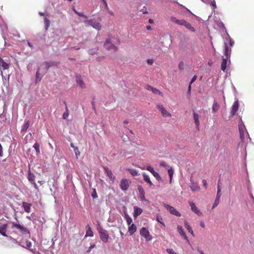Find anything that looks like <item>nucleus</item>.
I'll return each instance as SVG.
<instances>
[{
    "label": "nucleus",
    "mask_w": 254,
    "mask_h": 254,
    "mask_svg": "<svg viewBox=\"0 0 254 254\" xmlns=\"http://www.w3.org/2000/svg\"><path fill=\"white\" fill-rule=\"evenodd\" d=\"M219 182H220V180H219V181L218 182V184H217V191L216 196L220 198L221 196L222 195V193H221V187L219 184Z\"/></svg>",
    "instance_id": "34"
},
{
    "label": "nucleus",
    "mask_w": 254,
    "mask_h": 254,
    "mask_svg": "<svg viewBox=\"0 0 254 254\" xmlns=\"http://www.w3.org/2000/svg\"><path fill=\"white\" fill-rule=\"evenodd\" d=\"M240 137L243 140L244 138V131H239Z\"/></svg>",
    "instance_id": "55"
},
{
    "label": "nucleus",
    "mask_w": 254,
    "mask_h": 254,
    "mask_svg": "<svg viewBox=\"0 0 254 254\" xmlns=\"http://www.w3.org/2000/svg\"><path fill=\"white\" fill-rule=\"evenodd\" d=\"M128 172H129L132 176H136L138 175V171L136 169L128 168Z\"/></svg>",
    "instance_id": "36"
},
{
    "label": "nucleus",
    "mask_w": 254,
    "mask_h": 254,
    "mask_svg": "<svg viewBox=\"0 0 254 254\" xmlns=\"http://www.w3.org/2000/svg\"><path fill=\"white\" fill-rule=\"evenodd\" d=\"M232 47H229L228 45L225 43V46H223V54L225 57L227 59L231 58V54L232 52Z\"/></svg>",
    "instance_id": "12"
},
{
    "label": "nucleus",
    "mask_w": 254,
    "mask_h": 254,
    "mask_svg": "<svg viewBox=\"0 0 254 254\" xmlns=\"http://www.w3.org/2000/svg\"><path fill=\"white\" fill-rule=\"evenodd\" d=\"M120 233L121 234V236H123L124 235L125 228L124 229L120 228Z\"/></svg>",
    "instance_id": "61"
},
{
    "label": "nucleus",
    "mask_w": 254,
    "mask_h": 254,
    "mask_svg": "<svg viewBox=\"0 0 254 254\" xmlns=\"http://www.w3.org/2000/svg\"><path fill=\"white\" fill-rule=\"evenodd\" d=\"M74 152H75V155L77 157L78 156H79L80 155V152L78 149V147H75V149H74Z\"/></svg>",
    "instance_id": "54"
},
{
    "label": "nucleus",
    "mask_w": 254,
    "mask_h": 254,
    "mask_svg": "<svg viewBox=\"0 0 254 254\" xmlns=\"http://www.w3.org/2000/svg\"><path fill=\"white\" fill-rule=\"evenodd\" d=\"M69 116V110L67 106H65V112L63 115V118L64 119H66Z\"/></svg>",
    "instance_id": "39"
},
{
    "label": "nucleus",
    "mask_w": 254,
    "mask_h": 254,
    "mask_svg": "<svg viewBox=\"0 0 254 254\" xmlns=\"http://www.w3.org/2000/svg\"><path fill=\"white\" fill-rule=\"evenodd\" d=\"M53 65L52 62H44L41 65V67L44 66V70L42 71V74L46 73L48 70L49 68Z\"/></svg>",
    "instance_id": "18"
},
{
    "label": "nucleus",
    "mask_w": 254,
    "mask_h": 254,
    "mask_svg": "<svg viewBox=\"0 0 254 254\" xmlns=\"http://www.w3.org/2000/svg\"><path fill=\"white\" fill-rule=\"evenodd\" d=\"M146 62L148 65H151L153 64L154 61L152 59H148L146 60Z\"/></svg>",
    "instance_id": "53"
},
{
    "label": "nucleus",
    "mask_w": 254,
    "mask_h": 254,
    "mask_svg": "<svg viewBox=\"0 0 254 254\" xmlns=\"http://www.w3.org/2000/svg\"><path fill=\"white\" fill-rule=\"evenodd\" d=\"M184 225L186 228L188 230V232L193 237L194 236L193 230L190 226V225L189 224V223L185 220L184 222Z\"/></svg>",
    "instance_id": "25"
},
{
    "label": "nucleus",
    "mask_w": 254,
    "mask_h": 254,
    "mask_svg": "<svg viewBox=\"0 0 254 254\" xmlns=\"http://www.w3.org/2000/svg\"><path fill=\"white\" fill-rule=\"evenodd\" d=\"M105 171L107 175V176L109 177L111 181H114L115 179V177H114L113 174L112 173V171L109 169V168L107 167H105L104 168Z\"/></svg>",
    "instance_id": "22"
},
{
    "label": "nucleus",
    "mask_w": 254,
    "mask_h": 254,
    "mask_svg": "<svg viewBox=\"0 0 254 254\" xmlns=\"http://www.w3.org/2000/svg\"><path fill=\"white\" fill-rule=\"evenodd\" d=\"M26 246L25 247L27 249H30L32 246V243L30 241L27 240L25 243Z\"/></svg>",
    "instance_id": "47"
},
{
    "label": "nucleus",
    "mask_w": 254,
    "mask_h": 254,
    "mask_svg": "<svg viewBox=\"0 0 254 254\" xmlns=\"http://www.w3.org/2000/svg\"><path fill=\"white\" fill-rule=\"evenodd\" d=\"M2 147L1 145L0 144V157H2L3 156V150Z\"/></svg>",
    "instance_id": "60"
},
{
    "label": "nucleus",
    "mask_w": 254,
    "mask_h": 254,
    "mask_svg": "<svg viewBox=\"0 0 254 254\" xmlns=\"http://www.w3.org/2000/svg\"><path fill=\"white\" fill-rule=\"evenodd\" d=\"M7 224H4L0 228V233L4 237H7V235L6 234V229L7 227Z\"/></svg>",
    "instance_id": "27"
},
{
    "label": "nucleus",
    "mask_w": 254,
    "mask_h": 254,
    "mask_svg": "<svg viewBox=\"0 0 254 254\" xmlns=\"http://www.w3.org/2000/svg\"><path fill=\"white\" fill-rule=\"evenodd\" d=\"M239 131H245L247 130L246 127L244 125V123L243 122L242 119H240V121L239 122L238 125Z\"/></svg>",
    "instance_id": "29"
},
{
    "label": "nucleus",
    "mask_w": 254,
    "mask_h": 254,
    "mask_svg": "<svg viewBox=\"0 0 254 254\" xmlns=\"http://www.w3.org/2000/svg\"><path fill=\"white\" fill-rule=\"evenodd\" d=\"M219 108H220V106H219V104L214 100L213 105H212V112L213 113L217 112L218 111V110L219 109Z\"/></svg>",
    "instance_id": "28"
},
{
    "label": "nucleus",
    "mask_w": 254,
    "mask_h": 254,
    "mask_svg": "<svg viewBox=\"0 0 254 254\" xmlns=\"http://www.w3.org/2000/svg\"><path fill=\"white\" fill-rule=\"evenodd\" d=\"M22 206L23 207L24 210L26 212H27V213L30 212L31 204L28 203L26 202H23L22 203Z\"/></svg>",
    "instance_id": "26"
},
{
    "label": "nucleus",
    "mask_w": 254,
    "mask_h": 254,
    "mask_svg": "<svg viewBox=\"0 0 254 254\" xmlns=\"http://www.w3.org/2000/svg\"><path fill=\"white\" fill-rule=\"evenodd\" d=\"M166 252L169 254H178L177 253H176L173 249L171 248H168L166 249Z\"/></svg>",
    "instance_id": "46"
},
{
    "label": "nucleus",
    "mask_w": 254,
    "mask_h": 254,
    "mask_svg": "<svg viewBox=\"0 0 254 254\" xmlns=\"http://www.w3.org/2000/svg\"><path fill=\"white\" fill-rule=\"evenodd\" d=\"M239 107V103L238 99L236 98L231 107V115L234 116L238 111Z\"/></svg>",
    "instance_id": "13"
},
{
    "label": "nucleus",
    "mask_w": 254,
    "mask_h": 254,
    "mask_svg": "<svg viewBox=\"0 0 254 254\" xmlns=\"http://www.w3.org/2000/svg\"><path fill=\"white\" fill-rule=\"evenodd\" d=\"M157 108L161 112L163 117H171V115L168 113L162 105H157Z\"/></svg>",
    "instance_id": "16"
},
{
    "label": "nucleus",
    "mask_w": 254,
    "mask_h": 254,
    "mask_svg": "<svg viewBox=\"0 0 254 254\" xmlns=\"http://www.w3.org/2000/svg\"><path fill=\"white\" fill-rule=\"evenodd\" d=\"M120 44L118 40L115 39H108L104 43V47L108 51L115 52L118 50V46Z\"/></svg>",
    "instance_id": "1"
},
{
    "label": "nucleus",
    "mask_w": 254,
    "mask_h": 254,
    "mask_svg": "<svg viewBox=\"0 0 254 254\" xmlns=\"http://www.w3.org/2000/svg\"><path fill=\"white\" fill-rule=\"evenodd\" d=\"M201 1L206 4L210 5L213 10L217 8L215 0H201Z\"/></svg>",
    "instance_id": "20"
},
{
    "label": "nucleus",
    "mask_w": 254,
    "mask_h": 254,
    "mask_svg": "<svg viewBox=\"0 0 254 254\" xmlns=\"http://www.w3.org/2000/svg\"><path fill=\"white\" fill-rule=\"evenodd\" d=\"M146 89L148 91H151L154 94H159L162 95V93L160 92L158 89L151 86L150 85H147L146 86Z\"/></svg>",
    "instance_id": "21"
},
{
    "label": "nucleus",
    "mask_w": 254,
    "mask_h": 254,
    "mask_svg": "<svg viewBox=\"0 0 254 254\" xmlns=\"http://www.w3.org/2000/svg\"><path fill=\"white\" fill-rule=\"evenodd\" d=\"M181 236L186 241L187 243L191 247L190 243L187 236L186 235V233H184L182 235H181Z\"/></svg>",
    "instance_id": "43"
},
{
    "label": "nucleus",
    "mask_w": 254,
    "mask_h": 254,
    "mask_svg": "<svg viewBox=\"0 0 254 254\" xmlns=\"http://www.w3.org/2000/svg\"><path fill=\"white\" fill-rule=\"evenodd\" d=\"M121 188L122 190H127V180L126 179H123L121 182Z\"/></svg>",
    "instance_id": "31"
},
{
    "label": "nucleus",
    "mask_w": 254,
    "mask_h": 254,
    "mask_svg": "<svg viewBox=\"0 0 254 254\" xmlns=\"http://www.w3.org/2000/svg\"><path fill=\"white\" fill-rule=\"evenodd\" d=\"M193 117L194 119V122L195 125V128L197 130H199V115L197 113L193 112Z\"/></svg>",
    "instance_id": "19"
},
{
    "label": "nucleus",
    "mask_w": 254,
    "mask_h": 254,
    "mask_svg": "<svg viewBox=\"0 0 254 254\" xmlns=\"http://www.w3.org/2000/svg\"><path fill=\"white\" fill-rule=\"evenodd\" d=\"M33 147L35 148V149L36 150V153L37 154H39L40 152V146H39V144L36 142L34 145H33Z\"/></svg>",
    "instance_id": "42"
},
{
    "label": "nucleus",
    "mask_w": 254,
    "mask_h": 254,
    "mask_svg": "<svg viewBox=\"0 0 254 254\" xmlns=\"http://www.w3.org/2000/svg\"><path fill=\"white\" fill-rule=\"evenodd\" d=\"M132 222V218L128 215V225L129 226L128 227V232L130 235H133L137 229L136 225L133 223L131 224Z\"/></svg>",
    "instance_id": "7"
},
{
    "label": "nucleus",
    "mask_w": 254,
    "mask_h": 254,
    "mask_svg": "<svg viewBox=\"0 0 254 254\" xmlns=\"http://www.w3.org/2000/svg\"><path fill=\"white\" fill-rule=\"evenodd\" d=\"M40 68H39L36 72L35 81L36 83L40 82L42 79L43 75H40Z\"/></svg>",
    "instance_id": "32"
},
{
    "label": "nucleus",
    "mask_w": 254,
    "mask_h": 254,
    "mask_svg": "<svg viewBox=\"0 0 254 254\" xmlns=\"http://www.w3.org/2000/svg\"><path fill=\"white\" fill-rule=\"evenodd\" d=\"M44 22L46 24V29L47 30L50 26V21L47 17H45L44 18Z\"/></svg>",
    "instance_id": "44"
},
{
    "label": "nucleus",
    "mask_w": 254,
    "mask_h": 254,
    "mask_svg": "<svg viewBox=\"0 0 254 254\" xmlns=\"http://www.w3.org/2000/svg\"><path fill=\"white\" fill-rule=\"evenodd\" d=\"M160 166H162V167H165V168H167L168 167V164L166 163L165 161H161L160 163Z\"/></svg>",
    "instance_id": "50"
},
{
    "label": "nucleus",
    "mask_w": 254,
    "mask_h": 254,
    "mask_svg": "<svg viewBox=\"0 0 254 254\" xmlns=\"http://www.w3.org/2000/svg\"><path fill=\"white\" fill-rule=\"evenodd\" d=\"M11 228L12 229H13L14 228H16L17 229L19 230L20 232L23 234L29 233V231L28 230V229L27 228H26L25 227H24L23 226L19 224H17V223L13 222L12 226Z\"/></svg>",
    "instance_id": "8"
},
{
    "label": "nucleus",
    "mask_w": 254,
    "mask_h": 254,
    "mask_svg": "<svg viewBox=\"0 0 254 254\" xmlns=\"http://www.w3.org/2000/svg\"><path fill=\"white\" fill-rule=\"evenodd\" d=\"M143 212V210L142 208L134 206L133 207V216L134 218H137L138 216H139Z\"/></svg>",
    "instance_id": "17"
},
{
    "label": "nucleus",
    "mask_w": 254,
    "mask_h": 254,
    "mask_svg": "<svg viewBox=\"0 0 254 254\" xmlns=\"http://www.w3.org/2000/svg\"><path fill=\"white\" fill-rule=\"evenodd\" d=\"M140 234L141 236L143 237L147 241H150L152 238L148 229L144 227H142L140 230Z\"/></svg>",
    "instance_id": "6"
},
{
    "label": "nucleus",
    "mask_w": 254,
    "mask_h": 254,
    "mask_svg": "<svg viewBox=\"0 0 254 254\" xmlns=\"http://www.w3.org/2000/svg\"><path fill=\"white\" fill-rule=\"evenodd\" d=\"M171 20L179 25L184 26L187 29L192 32H195V29L192 26L191 24L184 19H178L176 17L171 16Z\"/></svg>",
    "instance_id": "2"
},
{
    "label": "nucleus",
    "mask_w": 254,
    "mask_h": 254,
    "mask_svg": "<svg viewBox=\"0 0 254 254\" xmlns=\"http://www.w3.org/2000/svg\"><path fill=\"white\" fill-rule=\"evenodd\" d=\"M137 190L139 191L140 200L144 201L147 202V203H149L150 201L149 200L146 199V198L145 197V191H144L143 187L139 185L137 186Z\"/></svg>",
    "instance_id": "9"
},
{
    "label": "nucleus",
    "mask_w": 254,
    "mask_h": 254,
    "mask_svg": "<svg viewBox=\"0 0 254 254\" xmlns=\"http://www.w3.org/2000/svg\"><path fill=\"white\" fill-rule=\"evenodd\" d=\"M177 231L180 235H182L184 233H185L182 226L181 225H178L177 226Z\"/></svg>",
    "instance_id": "40"
},
{
    "label": "nucleus",
    "mask_w": 254,
    "mask_h": 254,
    "mask_svg": "<svg viewBox=\"0 0 254 254\" xmlns=\"http://www.w3.org/2000/svg\"><path fill=\"white\" fill-rule=\"evenodd\" d=\"M184 62L181 61L179 63L178 67L180 70L184 69Z\"/></svg>",
    "instance_id": "52"
},
{
    "label": "nucleus",
    "mask_w": 254,
    "mask_h": 254,
    "mask_svg": "<svg viewBox=\"0 0 254 254\" xmlns=\"http://www.w3.org/2000/svg\"><path fill=\"white\" fill-rule=\"evenodd\" d=\"M156 220L161 224L165 225L164 223L162 222V218L161 216L157 215L156 217Z\"/></svg>",
    "instance_id": "48"
},
{
    "label": "nucleus",
    "mask_w": 254,
    "mask_h": 254,
    "mask_svg": "<svg viewBox=\"0 0 254 254\" xmlns=\"http://www.w3.org/2000/svg\"><path fill=\"white\" fill-rule=\"evenodd\" d=\"M142 176H143V180L144 181L148 183L150 186H153V183H152V182L151 181L150 179V178H149V176L147 175L145 173H143L142 174Z\"/></svg>",
    "instance_id": "24"
},
{
    "label": "nucleus",
    "mask_w": 254,
    "mask_h": 254,
    "mask_svg": "<svg viewBox=\"0 0 254 254\" xmlns=\"http://www.w3.org/2000/svg\"><path fill=\"white\" fill-rule=\"evenodd\" d=\"M220 197H217V196L216 197L214 202L212 205V209H214V208H215L219 204V201H220Z\"/></svg>",
    "instance_id": "38"
},
{
    "label": "nucleus",
    "mask_w": 254,
    "mask_h": 254,
    "mask_svg": "<svg viewBox=\"0 0 254 254\" xmlns=\"http://www.w3.org/2000/svg\"><path fill=\"white\" fill-rule=\"evenodd\" d=\"M189 204L190 206L191 210L193 212L197 214L198 216H201L202 215V212L196 206L194 203L191 202H190Z\"/></svg>",
    "instance_id": "15"
},
{
    "label": "nucleus",
    "mask_w": 254,
    "mask_h": 254,
    "mask_svg": "<svg viewBox=\"0 0 254 254\" xmlns=\"http://www.w3.org/2000/svg\"><path fill=\"white\" fill-rule=\"evenodd\" d=\"M0 64L1 69L3 70L7 69L9 67V64L6 62L2 59H0Z\"/></svg>",
    "instance_id": "23"
},
{
    "label": "nucleus",
    "mask_w": 254,
    "mask_h": 254,
    "mask_svg": "<svg viewBox=\"0 0 254 254\" xmlns=\"http://www.w3.org/2000/svg\"><path fill=\"white\" fill-rule=\"evenodd\" d=\"M32 184H33L34 185V187L35 189L37 190L38 186H37V185L36 184L35 182L34 181L33 182H32Z\"/></svg>",
    "instance_id": "63"
},
{
    "label": "nucleus",
    "mask_w": 254,
    "mask_h": 254,
    "mask_svg": "<svg viewBox=\"0 0 254 254\" xmlns=\"http://www.w3.org/2000/svg\"><path fill=\"white\" fill-rule=\"evenodd\" d=\"M74 11L78 16L82 17L85 19L87 18V16L86 15H84L83 13L78 12L77 11H76L75 10H74Z\"/></svg>",
    "instance_id": "49"
},
{
    "label": "nucleus",
    "mask_w": 254,
    "mask_h": 254,
    "mask_svg": "<svg viewBox=\"0 0 254 254\" xmlns=\"http://www.w3.org/2000/svg\"><path fill=\"white\" fill-rule=\"evenodd\" d=\"M92 237L93 236V232L91 229V228L90 226L87 225L86 227V233L85 235V237Z\"/></svg>",
    "instance_id": "30"
},
{
    "label": "nucleus",
    "mask_w": 254,
    "mask_h": 254,
    "mask_svg": "<svg viewBox=\"0 0 254 254\" xmlns=\"http://www.w3.org/2000/svg\"><path fill=\"white\" fill-rule=\"evenodd\" d=\"M102 1L103 2V3L104 4V6H105V8L107 10H109V7L108 6V4H107V3L106 0H102Z\"/></svg>",
    "instance_id": "59"
},
{
    "label": "nucleus",
    "mask_w": 254,
    "mask_h": 254,
    "mask_svg": "<svg viewBox=\"0 0 254 254\" xmlns=\"http://www.w3.org/2000/svg\"><path fill=\"white\" fill-rule=\"evenodd\" d=\"M35 176L30 172L28 173V179L29 181L32 182H34Z\"/></svg>",
    "instance_id": "37"
},
{
    "label": "nucleus",
    "mask_w": 254,
    "mask_h": 254,
    "mask_svg": "<svg viewBox=\"0 0 254 254\" xmlns=\"http://www.w3.org/2000/svg\"><path fill=\"white\" fill-rule=\"evenodd\" d=\"M164 207L169 211V212L171 214L174 215L176 216H181V213L179 211H178V210L174 207L170 206L168 204H165Z\"/></svg>",
    "instance_id": "10"
},
{
    "label": "nucleus",
    "mask_w": 254,
    "mask_h": 254,
    "mask_svg": "<svg viewBox=\"0 0 254 254\" xmlns=\"http://www.w3.org/2000/svg\"><path fill=\"white\" fill-rule=\"evenodd\" d=\"M99 232L101 240L104 243L108 242L109 239V235L107 231H106L103 228L100 227L99 229Z\"/></svg>",
    "instance_id": "5"
},
{
    "label": "nucleus",
    "mask_w": 254,
    "mask_h": 254,
    "mask_svg": "<svg viewBox=\"0 0 254 254\" xmlns=\"http://www.w3.org/2000/svg\"><path fill=\"white\" fill-rule=\"evenodd\" d=\"M174 173V170L172 167L168 169V174L169 178L173 177Z\"/></svg>",
    "instance_id": "41"
},
{
    "label": "nucleus",
    "mask_w": 254,
    "mask_h": 254,
    "mask_svg": "<svg viewBox=\"0 0 254 254\" xmlns=\"http://www.w3.org/2000/svg\"><path fill=\"white\" fill-rule=\"evenodd\" d=\"M229 63H231V60L227 59L226 57H222V62L221 64V69L223 71L225 72L227 67V64Z\"/></svg>",
    "instance_id": "14"
},
{
    "label": "nucleus",
    "mask_w": 254,
    "mask_h": 254,
    "mask_svg": "<svg viewBox=\"0 0 254 254\" xmlns=\"http://www.w3.org/2000/svg\"><path fill=\"white\" fill-rule=\"evenodd\" d=\"M218 26L220 27V28H222V33H226V31H227V29H226V28L224 24V23L220 21L218 24Z\"/></svg>",
    "instance_id": "33"
},
{
    "label": "nucleus",
    "mask_w": 254,
    "mask_h": 254,
    "mask_svg": "<svg viewBox=\"0 0 254 254\" xmlns=\"http://www.w3.org/2000/svg\"><path fill=\"white\" fill-rule=\"evenodd\" d=\"M76 82L77 84L82 88H85V85L84 82L80 79V77H77Z\"/></svg>",
    "instance_id": "35"
},
{
    "label": "nucleus",
    "mask_w": 254,
    "mask_h": 254,
    "mask_svg": "<svg viewBox=\"0 0 254 254\" xmlns=\"http://www.w3.org/2000/svg\"><path fill=\"white\" fill-rule=\"evenodd\" d=\"M202 183H203V185L205 187H206L207 186V181H206V180L203 179V180H202Z\"/></svg>",
    "instance_id": "62"
},
{
    "label": "nucleus",
    "mask_w": 254,
    "mask_h": 254,
    "mask_svg": "<svg viewBox=\"0 0 254 254\" xmlns=\"http://www.w3.org/2000/svg\"><path fill=\"white\" fill-rule=\"evenodd\" d=\"M29 121H27L23 126L22 130H26L29 127Z\"/></svg>",
    "instance_id": "45"
},
{
    "label": "nucleus",
    "mask_w": 254,
    "mask_h": 254,
    "mask_svg": "<svg viewBox=\"0 0 254 254\" xmlns=\"http://www.w3.org/2000/svg\"><path fill=\"white\" fill-rule=\"evenodd\" d=\"M146 170L149 171L158 181L160 182L162 180L161 177L159 174L155 171L152 167L151 166H147L146 167Z\"/></svg>",
    "instance_id": "11"
},
{
    "label": "nucleus",
    "mask_w": 254,
    "mask_h": 254,
    "mask_svg": "<svg viewBox=\"0 0 254 254\" xmlns=\"http://www.w3.org/2000/svg\"><path fill=\"white\" fill-rule=\"evenodd\" d=\"M101 21V18L99 17L98 21H96L94 19H91L84 21V23L87 26H91L96 30L99 31L102 28Z\"/></svg>",
    "instance_id": "3"
},
{
    "label": "nucleus",
    "mask_w": 254,
    "mask_h": 254,
    "mask_svg": "<svg viewBox=\"0 0 254 254\" xmlns=\"http://www.w3.org/2000/svg\"><path fill=\"white\" fill-rule=\"evenodd\" d=\"M95 244L91 245L89 247V249L87 250V251H86V252H87V253H90V251H91L92 249H93V248H95Z\"/></svg>",
    "instance_id": "57"
},
{
    "label": "nucleus",
    "mask_w": 254,
    "mask_h": 254,
    "mask_svg": "<svg viewBox=\"0 0 254 254\" xmlns=\"http://www.w3.org/2000/svg\"><path fill=\"white\" fill-rule=\"evenodd\" d=\"M191 85L189 84V85L188 86V91H187V95H190V94L191 92Z\"/></svg>",
    "instance_id": "56"
},
{
    "label": "nucleus",
    "mask_w": 254,
    "mask_h": 254,
    "mask_svg": "<svg viewBox=\"0 0 254 254\" xmlns=\"http://www.w3.org/2000/svg\"><path fill=\"white\" fill-rule=\"evenodd\" d=\"M197 251H198V252L200 254H205L204 253V252H203L201 250H200V249H198L197 250Z\"/></svg>",
    "instance_id": "64"
},
{
    "label": "nucleus",
    "mask_w": 254,
    "mask_h": 254,
    "mask_svg": "<svg viewBox=\"0 0 254 254\" xmlns=\"http://www.w3.org/2000/svg\"><path fill=\"white\" fill-rule=\"evenodd\" d=\"M140 11L143 14L148 13V11L146 10L145 6H143V8Z\"/></svg>",
    "instance_id": "58"
},
{
    "label": "nucleus",
    "mask_w": 254,
    "mask_h": 254,
    "mask_svg": "<svg viewBox=\"0 0 254 254\" xmlns=\"http://www.w3.org/2000/svg\"><path fill=\"white\" fill-rule=\"evenodd\" d=\"M197 77V76L196 75L193 76L190 82V84L191 85L196 80Z\"/></svg>",
    "instance_id": "51"
},
{
    "label": "nucleus",
    "mask_w": 254,
    "mask_h": 254,
    "mask_svg": "<svg viewBox=\"0 0 254 254\" xmlns=\"http://www.w3.org/2000/svg\"><path fill=\"white\" fill-rule=\"evenodd\" d=\"M222 37L224 40V45L225 43L228 45L229 47H233L235 44L234 40L231 37L227 31L226 33L222 34Z\"/></svg>",
    "instance_id": "4"
}]
</instances>
